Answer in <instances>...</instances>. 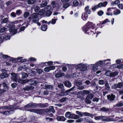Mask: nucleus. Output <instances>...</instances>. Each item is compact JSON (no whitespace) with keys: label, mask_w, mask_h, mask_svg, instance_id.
<instances>
[{"label":"nucleus","mask_w":123,"mask_h":123,"mask_svg":"<svg viewBox=\"0 0 123 123\" xmlns=\"http://www.w3.org/2000/svg\"><path fill=\"white\" fill-rule=\"evenodd\" d=\"M29 80V81H30V84L31 85L27 86L23 88V89L25 91H29L33 89L34 87L32 85L36 86L39 82L38 80Z\"/></svg>","instance_id":"obj_3"},{"label":"nucleus","mask_w":123,"mask_h":123,"mask_svg":"<svg viewBox=\"0 0 123 123\" xmlns=\"http://www.w3.org/2000/svg\"><path fill=\"white\" fill-rule=\"evenodd\" d=\"M36 0H27V2L28 5L34 4Z\"/></svg>","instance_id":"obj_31"},{"label":"nucleus","mask_w":123,"mask_h":123,"mask_svg":"<svg viewBox=\"0 0 123 123\" xmlns=\"http://www.w3.org/2000/svg\"><path fill=\"white\" fill-rule=\"evenodd\" d=\"M30 15V13L28 12H25L23 15V17L25 18H27Z\"/></svg>","instance_id":"obj_32"},{"label":"nucleus","mask_w":123,"mask_h":123,"mask_svg":"<svg viewBox=\"0 0 123 123\" xmlns=\"http://www.w3.org/2000/svg\"><path fill=\"white\" fill-rule=\"evenodd\" d=\"M36 113L39 114H42L44 112L43 109H36Z\"/></svg>","instance_id":"obj_22"},{"label":"nucleus","mask_w":123,"mask_h":123,"mask_svg":"<svg viewBox=\"0 0 123 123\" xmlns=\"http://www.w3.org/2000/svg\"><path fill=\"white\" fill-rule=\"evenodd\" d=\"M1 24H6L5 26L9 28V31L11 35L16 34L18 29H15V27L13 23L9 22V19L7 18H5L2 19L1 21Z\"/></svg>","instance_id":"obj_1"},{"label":"nucleus","mask_w":123,"mask_h":123,"mask_svg":"<svg viewBox=\"0 0 123 123\" xmlns=\"http://www.w3.org/2000/svg\"><path fill=\"white\" fill-rule=\"evenodd\" d=\"M6 29L5 27H3V28H1L0 30V32L1 33L3 32L6 31Z\"/></svg>","instance_id":"obj_55"},{"label":"nucleus","mask_w":123,"mask_h":123,"mask_svg":"<svg viewBox=\"0 0 123 123\" xmlns=\"http://www.w3.org/2000/svg\"><path fill=\"white\" fill-rule=\"evenodd\" d=\"M7 83V81L6 80H4L2 83V86L3 87V88L8 90V85Z\"/></svg>","instance_id":"obj_15"},{"label":"nucleus","mask_w":123,"mask_h":123,"mask_svg":"<svg viewBox=\"0 0 123 123\" xmlns=\"http://www.w3.org/2000/svg\"><path fill=\"white\" fill-rule=\"evenodd\" d=\"M86 13L87 14H90L91 13V10L89 9V6H86L85 9Z\"/></svg>","instance_id":"obj_19"},{"label":"nucleus","mask_w":123,"mask_h":123,"mask_svg":"<svg viewBox=\"0 0 123 123\" xmlns=\"http://www.w3.org/2000/svg\"><path fill=\"white\" fill-rule=\"evenodd\" d=\"M11 79L15 82H17L19 78V77L17 75V74L12 72L11 73Z\"/></svg>","instance_id":"obj_10"},{"label":"nucleus","mask_w":123,"mask_h":123,"mask_svg":"<svg viewBox=\"0 0 123 123\" xmlns=\"http://www.w3.org/2000/svg\"><path fill=\"white\" fill-rule=\"evenodd\" d=\"M27 22L28 23L31 21L35 23H37L39 21V18L38 16V14L37 13H34L32 14H31L28 18Z\"/></svg>","instance_id":"obj_2"},{"label":"nucleus","mask_w":123,"mask_h":123,"mask_svg":"<svg viewBox=\"0 0 123 123\" xmlns=\"http://www.w3.org/2000/svg\"><path fill=\"white\" fill-rule=\"evenodd\" d=\"M40 7L38 6H36L34 10L36 12H37L40 9Z\"/></svg>","instance_id":"obj_53"},{"label":"nucleus","mask_w":123,"mask_h":123,"mask_svg":"<svg viewBox=\"0 0 123 123\" xmlns=\"http://www.w3.org/2000/svg\"><path fill=\"white\" fill-rule=\"evenodd\" d=\"M114 14L115 15H117L121 13L120 10L118 9L115 10L114 12Z\"/></svg>","instance_id":"obj_35"},{"label":"nucleus","mask_w":123,"mask_h":123,"mask_svg":"<svg viewBox=\"0 0 123 123\" xmlns=\"http://www.w3.org/2000/svg\"><path fill=\"white\" fill-rule=\"evenodd\" d=\"M2 73L0 75V77L1 79H4L8 76V74L7 73V71L3 69L1 70Z\"/></svg>","instance_id":"obj_9"},{"label":"nucleus","mask_w":123,"mask_h":123,"mask_svg":"<svg viewBox=\"0 0 123 123\" xmlns=\"http://www.w3.org/2000/svg\"><path fill=\"white\" fill-rule=\"evenodd\" d=\"M58 87L63 91H64L65 90L64 89V87L63 84L59 83L58 84Z\"/></svg>","instance_id":"obj_26"},{"label":"nucleus","mask_w":123,"mask_h":123,"mask_svg":"<svg viewBox=\"0 0 123 123\" xmlns=\"http://www.w3.org/2000/svg\"><path fill=\"white\" fill-rule=\"evenodd\" d=\"M89 99L87 98V97H86V99L85 100V101L86 103L88 104H90L91 103V101Z\"/></svg>","instance_id":"obj_46"},{"label":"nucleus","mask_w":123,"mask_h":123,"mask_svg":"<svg viewBox=\"0 0 123 123\" xmlns=\"http://www.w3.org/2000/svg\"><path fill=\"white\" fill-rule=\"evenodd\" d=\"M96 64L98 66H100L103 63V62L102 61H100L97 62Z\"/></svg>","instance_id":"obj_61"},{"label":"nucleus","mask_w":123,"mask_h":123,"mask_svg":"<svg viewBox=\"0 0 123 123\" xmlns=\"http://www.w3.org/2000/svg\"><path fill=\"white\" fill-rule=\"evenodd\" d=\"M87 66L85 64H83L82 63L79 64L75 66L76 69H80L81 71H84L87 68Z\"/></svg>","instance_id":"obj_5"},{"label":"nucleus","mask_w":123,"mask_h":123,"mask_svg":"<svg viewBox=\"0 0 123 123\" xmlns=\"http://www.w3.org/2000/svg\"><path fill=\"white\" fill-rule=\"evenodd\" d=\"M98 68V67L97 65H94L92 67V70L93 71L95 72L97 70Z\"/></svg>","instance_id":"obj_44"},{"label":"nucleus","mask_w":123,"mask_h":123,"mask_svg":"<svg viewBox=\"0 0 123 123\" xmlns=\"http://www.w3.org/2000/svg\"><path fill=\"white\" fill-rule=\"evenodd\" d=\"M36 71L39 74H41L43 72V70L40 69H36Z\"/></svg>","instance_id":"obj_47"},{"label":"nucleus","mask_w":123,"mask_h":123,"mask_svg":"<svg viewBox=\"0 0 123 123\" xmlns=\"http://www.w3.org/2000/svg\"><path fill=\"white\" fill-rule=\"evenodd\" d=\"M84 83H85L87 85L89 86L91 85V84L90 81L89 80H87L85 81L84 82Z\"/></svg>","instance_id":"obj_49"},{"label":"nucleus","mask_w":123,"mask_h":123,"mask_svg":"<svg viewBox=\"0 0 123 123\" xmlns=\"http://www.w3.org/2000/svg\"><path fill=\"white\" fill-rule=\"evenodd\" d=\"M107 81L106 80H99L98 83L100 85H103L105 83V81Z\"/></svg>","instance_id":"obj_33"},{"label":"nucleus","mask_w":123,"mask_h":123,"mask_svg":"<svg viewBox=\"0 0 123 123\" xmlns=\"http://www.w3.org/2000/svg\"><path fill=\"white\" fill-rule=\"evenodd\" d=\"M81 18L84 20H86L88 18L87 14L86 13H83L81 16Z\"/></svg>","instance_id":"obj_24"},{"label":"nucleus","mask_w":123,"mask_h":123,"mask_svg":"<svg viewBox=\"0 0 123 123\" xmlns=\"http://www.w3.org/2000/svg\"><path fill=\"white\" fill-rule=\"evenodd\" d=\"M117 68H118L122 69L123 68V64H121L119 65H117Z\"/></svg>","instance_id":"obj_64"},{"label":"nucleus","mask_w":123,"mask_h":123,"mask_svg":"<svg viewBox=\"0 0 123 123\" xmlns=\"http://www.w3.org/2000/svg\"><path fill=\"white\" fill-rule=\"evenodd\" d=\"M48 3L47 1L44 0L43 1L41 4H40V6L41 8L46 7Z\"/></svg>","instance_id":"obj_18"},{"label":"nucleus","mask_w":123,"mask_h":123,"mask_svg":"<svg viewBox=\"0 0 123 123\" xmlns=\"http://www.w3.org/2000/svg\"><path fill=\"white\" fill-rule=\"evenodd\" d=\"M45 89L46 90H52L53 89V86L52 85H45L44 86Z\"/></svg>","instance_id":"obj_16"},{"label":"nucleus","mask_w":123,"mask_h":123,"mask_svg":"<svg viewBox=\"0 0 123 123\" xmlns=\"http://www.w3.org/2000/svg\"><path fill=\"white\" fill-rule=\"evenodd\" d=\"M29 80L28 79L23 80L21 79H20V77H19V78L18 79L17 81H18L19 83L22 84H25L28 82H29Z\"/></svg>","instance_id":"obj_17"},{"label":"nucleus","mask_w":123,"mask_h":123,"mask_svg":"<svg viewBox=\"0 0 123 123\" xmlns=\"http://www.w3.org/2000/svg\"><path fill=\"white\" fill-rule=\"evenodd\" d=\"M4 38V37L3 36H0V43L3 42L4 40H5Z\"/></svg>","instance_id":"obj_54"},{"label":"nucleus","mask_w":123,"mask_h":123,"mask_svg":"<svg viewBox=\"0 0 123 123\" xmlns=\"http://www.w3.org/2000/svg\"><path fill=\"white\" fill-rule=\"evenodd\" d=\"M89 25H91L92 27V28L94 29V25L92 23L88 22L82 27L83 30L85 31V32L90 29V26H88Z\"/></svg>","instance_id":"obj_6"},{"label":"nucleus","mask_w":123,"mask_h":123,"mask_svg":"<svg viewBox=\"0 0 123 123\" xmlns=\"http://www.w3.org/2000/svg\"><path fill=\"white\" fill-rule=\"evenodd\" d=\"M51 5L52 7L55 8L58 7L59 6V4L55 1H53L51 2Z\"/></svg>","instance_id":"obj_21"},{"label":"nucleus","mask_w":123,"mask_h":123,"mask_svg":"<svg viewBox=\"0 0 123 123\" xmlns=\"http://www.w3.org/2000/svg\"><path fill=\"white\" fill-rule=\"evenodd\" d=\"M39 106V104L33 103H29L24 106L25 108H36Z\"/></svg>","instance_id":"obj_8"},{"label":"nucleus","mask_w":123,"mask_h":123,"mask_svg":"<svg viewBox=\"0 0 123 123\" xmlns=\"http://www.w3.org/2000/svg\"><path fill=\"white\" fill-rule=\"evenodd\" d=\"M64 74L62 73H58L55 75V77L57 78H59L64 75Z\"/></svg>","instance_id":"obj_34"},{"label":"nucleus","mask_w":123,"mask_h":123,"mask_svg":"<svg viewBox=\"0 0 123 123\" xmlns=\"http://www.w3.org/2000/svg\"><path fill=\"white\" fill-rule=\"evenodd\" d=\"M119 0H117L115 1L112 2L111 3V4L112 5H114V4H117L119 3Z\"/></svg>","instance_id":"obj_56"},{"label":"nucleus","mask_w":123,"mask_h":123,"mask_svg":"<svg viewBox=\"0 0 123 123\" xmlns=\"http://www.w3.org/2000/svg\"><path fill=\"white\" fill-rule=\"evenodd\" d=\"M105 117H103V118L102 119V120L104 122L109 121H112V118H106V117L105 116H103Z\"/></svg>","instance_id":"obj_27"},{"label":"nucleus","mask_w":123,"mask_h":123,"mask_svg":"<svg viewBox=\"0 0 123 123\" xmlns=\"http://www.w3.org/2000/svg\"><path fill=\"white\" fill-rule=\"evenodd\" d=\"M123 86V83L122 82H120L117 84H114L112 86V87L113 89H116L117 88H121Z\"/></svg>","instance_id":"obj_11"},{"label":"nucleus","mask_w":123,"mask_h":123,"mask_svg":"<svg viewBox=\"0 0 123 123\" xmlns=\"http://www.w3.org/2000/svg\"><path fill=\"white\" fill-rule=\"evenodd\" d=\"M84 88V87L83 85H80L79 86L77 87V89L80 90H82Z\"/></svg>","instance_id":"obj_48"},{"label":"nucleus","mask_w":123,"mask_h":123,"mask_svg":"<svg viewBox=\"0 0 123 123\" xmlns=\"http://www.w3.org/2000/svg\"><path fill=\"white\" fill-rule=\"evenodd\" d=\"M94 95L93 93H92L89 94L86 96L87 98L90 99H92L94 97Z\"/></svg>","instance_id":"obj_28"},{"label":"nucleus","mask_w":123,"mask_h":123,"mask_svg":"<svg viewBox=\"0 0 123 123\" xmlns=\"http://www.w3.org/2000/svg\"><path fill=\"white\" fill-rule=\"evenodd\" d=\"M82 82L80 81H77L76 83V85L77 87L79 86L80 85H82Z\"/></svg>","instance_id":"obj_50"},{"label":"nucleus","mask_w":123,"mask_h":123,"mask_svg":"<svg viewBox=\"0 0 123 123\" xmlns=\"http://www.w3.org/2000/svg\"><path fill=\"white\" fill-rule=\"evenodd\" d=\"M91 85L92 88L94 91H95L98 90V88L95 84H94Z\"/></svg>","instance_id":"obj_25"},{"label":"nucleus","mask_w":123,"mask_h":123,"mask_svg":"<svg viewBox=\"0 0 123 123\" xmlns=\"http://www.w3.org/2000/svg\"><path fill=\"white\" fill-rule=\"evenodd\" d=\"M79 4V2L77 0H75L73 2V4L74 6H77Z\"/></svg>","instance_id":"obj_45"},{"label":"nucleus","mask_w":123,"mask_h":123,"mask_svg":"<svg viewBox=\"0 0 123 123\" xmlns=\"http://www.w3.org/2000/svg\"><path fill=\"white\" fill-rule=\"evenodd\" d=\"M44 71L46 72H48L50 71L49 67H46L44 69Z\"/></svg>","instance_id":"obj_57"},{"label":"nucleus","mask_w":123,"mask_h":123,"mask_svg":"<svg viewBox=\"0 0 123 123\" xmlns=\"http://www.w3.org/2000/svg\"><path fill=\"white\" fill-rule=\"evenodd\" d=\"M1 108L3 110H8L13 109L14 108V106L13 105L5 106L1 107Z\"/></svg>","instance_id":"obj_13"},{"label":"nucleus","mask_w":123,"mask_h":123,"mask_svg":"<svg viewBox=\"0 0 123 123\" xmlns=\"http://www.w3.org/2000/svg\"><path fill=\"white\" fill-rule=\"evenodd\" d=\"M22 78L23 79H24L28 77V75L26 73L23 72L22 73Z\"/></svg>","instance_id":"obj_39"},{"label":"nucleus","mask_w":123,"mask_h":123,"mask_svg":"<svg viewBox=\"0 0 123 123\" xmlns=\"http://www.w3.org/2000/svg\"><path fill=\"white\" fill-rule=\"evenodd\" d=\"M47 28V26L46 25H43L41 27V29L43 31H45Z\"/></svg>","instance_id":"obj_29"},{"label":"nucleus","mask_w":123,"mask_h":123,"mask_svg":"<svg viewBox=\"0 0 123 123\" xmlns=\"http://www.w3.org/2000/svg\"><path fill=\"white\" fill-rule=\"evenodd\" d=\"M90 92L88 90H84L83 91V94H88Z\"/></svg>","instance_id":"obj_62"},{"label":"nucleus","mask_w":123,"mask_h":123,"mask_svg":"<svg viewBox=\"0 0 123 123\" xmlns=\"http://www.w3.org/2000/svg\"><path fill=\"white\" fill-rule=\"evenodd\" d=\"M103 117H103V116H96L94 117V119L95 120H99L101 119H102L103 118Z\"/></svg>","instance_id":"obj_37"},{"label":"nucleus","mask_w":123,"mask_h":123,"mask_svg":"<svg viewBox=\"0 0 123 123\" xmlns=\"http://www.w3.org/2000/svg\"><path fill=\"white\" fill-rule=\"evenodd\" d=\"M119 73L117 71H115L114 72H111V77L115 76H117L118 75Z\"/></svg>","instance_id":"obj_38"},{"label":"nucleus","mask_w":123,"mask_h":123,"mask_svg":"<svg viewBox=\"0 0 123 123\" xmlns=\"http://www.w3.org/2000/svg\"><path fill=\"white\" fill-rule=\"evenodd\" d=\"M111 71L110 70H108L105 72V74L107 76L111 77Z\"/></svg>","instance_id":"obj_40"},{"label":"nucleus","mask_w":123,"mask_h":123,"mask_svg":"<svg viewBox=\"0 0 123 123\" xmlns=\"http://www.w3.org/2000/svg\"><path fill=\"white\" fill-rule=\"evenodd\" d=\"M75 88V86H74L72 88H70V89L68 90H66L65 91V92L66 93H68V92H70L73 91Z\"/></svg>","instance_id":"obj_51"},{"label":"nucleus","mask_w":123,"mask_h":123,"mask_svg":"<svg viewBox=\"0 0 123 123\" xmlns=\"http://www.w3.org/2000/svg\"><path fill=\"white\" fill-rule=\"evenodd\" d=\"M39 105L40 107L42 108L46 107L48 106V104L47 103H46L45 104H39Z\"/></svg>","instance_id":"obj_42"},{"label":"nucleus","mask_w":123,"mask_h":123,"mask_svg":"<svg viewBox=\"0 0 123 123\" xmlns=\"http://www.w3.org/2000/svg\"><path fill=\"white\" fill-rule=\"evenodd\" d=\"M57 119L58 121H64L66 120V118L63 116H58L57 117Z\"/></svg>","instance_id":"obj_20"},{"label":"nucleus","mask_w":123,"mask_h":123,"mask_svg":"<svg viewBox=\"0 0 123 123\" xmlns=\"http://www.w3.org/2000/svg\"><path fill=\"white\" fill-rule=\"evenodd\" d=\"M51 7L49 6H47L44 8V10L46 11L45 15L47 16H49L52 14V12L50 10Z\"/></svg>","instance_id":"obj_7"},{"label":"nucleus","mask_w":123,"mask_h":123,"mask_svg":"<svg viewBox=\"0 0 123 123\" xmlns=\"http://www.w3.org/2000/svg\"><path fill=\"white\" fill-rule=\"evenodd\" d=\"M65 86L68 88H70L72 86V84L68 80H66L63 82Z\"/></svg>","instance_id":"obj_14"},{"label":"nucleus","mask_w":123,"mask_h":123,"mask_svg":"<svg viewBox=\"0 0 123 123\" xmlns=\"http://www.w3.org/2000/svg\"><path fill=\"white\" fill-rule=\"evenodd\" d=\"M123 106V104L122 103H119L116 105L115 106H117L118 107H120Z\"/></svg>","instance_id":"obj_59"},{"label":"nucleus","mask_w":123,"mask_h":123,"mask_svg":"<svg viewBox=\"0 0 123 123\" xmlns=\"http://www.w3.org/2000/svg\"><path fill=\"white\" fill-rule=\"evenodd\" d=\"M105 88L106 90L108 91L109 90L110 88L107 81H105Z\"/></svg>","instance_id":"obj_23"},{"label":"nucleus","mask_w":123,"mask_h":123,"mask_svg":"<svg viewBox=\"0 0 123 123\" xmlns=\"http://www.w3.org/2000/svg\"><path fill=\"white\" fill-rule=\"evenodd\" d=\"M68 99V98L66 97L63 98L60 100L61 102H63L65 101Z\"/></svg>","instance_id":"obj_52"},{"label":"nucleus","mask_w":123,"mask_h":123,"mask_svg":"<svg viewBox=\"0 0 123 123\" xmlns=\"http://www.w3.org/2000/svg\"><path fill=\"white\" fill-rule=\"evenodd\" d=\"M36 58H33V57H31L30 58H29L28 59V60L29 61H36Z\"/></svg>","instance_id":"obj_60"},{"label":"nucleus","mask_w":123,"mask_h":123,"mask_svg":"<svg viewBox=\"0 0 123 123\" xmlns=\"http://www.w3.org/2000/svg\"><path fill=\"white\" fill-rule=\"evenodd\" d=\"M69 6V4L68 3H66L64 4L63 5V7L64 8H67Z\"/></svg>","instance_id":"obj_58"},{"label":"nucleus","mask_w":123,"mask_h":123,"mask_svg":"<svg viewBox=\"0 0 123 123\" xmlns=\"http://www.w3.org/2000/svg\"><path fill=\"white\" fill-rule=\"evenodd\" d=\"M109 109L105 107H103L100 109V111L103 112H106L109 111Z\"/></svg>","instance_id":"obj_36"},{"label":"nucleus","mask_w":123,"mask_h":123,"mask_svg":"<svg viewBox=\"0 0 123 123\" xmlns=\"http://www.w3.org/2000/svg\"><path fill=\"white\" fill-rule=\"evenodd\" d=\"M84 115L86 116H89L91 117L92 118H93V115L91 114L90 113L87 112H85L82 113Z\"/></svg>","instance_id":"obj_30"},{"label":"nucleus","mask_w":123,"mask_h":123,"mask_svg":"<svg viewBox=\"0 0 123 123\" xmlns=\"http://www.w3.org/2000/svg\"><path fill=\"white\" fill-rule=\"evenodd\" d=\"M115 97V95L112 93L109 94L107 96V99L108 100L111 101H114Z\"/></svg>","instance_id":"obj_12"},{"label":"nucleus","mask_w":123,"mask_h":123,"mask_svg":"<svg viewBox=\"0 0 123 123\" xmlns=\"http://www.w3.org/2000/svg\"><path fill=\"white\" fill-rule=\"evenodd\" d=\"M108 2L107 1H105L103 2H101L99 3L98 5H95L92 8V9L93 11H95L96 10L99 8L101 7H105L107 5Z\"/></svg>","instance_id":"obj_4"},{"label":"nucleus","mask_w":123,"mask_h":123,"mask_svg":"<svg viewBox=\"0 0 123 123\" xmlns=\"http://www.w3.org/2000/svg\"><path fill=\"white\" fill-rule=\"evenodd\" d=\"M45 13V12L44 10H41L38 13H37L38 14V15H43Z\"/></svg>","instance_id":"obj_43"},{"label":"nucleus","mask_w":123,"mask_h":123,"mask_svg":"<svg viewBox=\"0 0 123 123\" xmlns=\"http://www.w3.org/2000/svg\"><path fill=\"white\" fill-rule=\"evenodd\" d=\"M11 86L13 88H14L16 87L17 86V84L16 83H15L12 84Z\"/></svg>","instance_id":"obj_63"},{"label":"nucleus","mask_w":123,"mask_h":123,"mask_svg":"<svg viewBox=\"0 0 123 123\" xmlns=\"http://www.w3.org/2000/svg\"><path fill=\"white\" fill-rule=\"evenodd\" d=\"M70 115H71V112H68L66 113L65 117L67 118H68L69 119Z\"/></svg>","instance_id":"obj_41"}]
</instances>
